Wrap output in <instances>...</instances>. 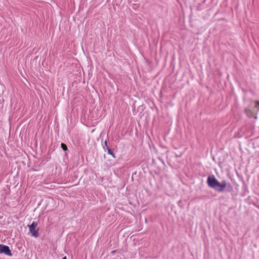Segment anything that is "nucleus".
Wrapping results in <instances>:
<instances>
[{
    "instance_id": "f257e3e1",
    "label": "nucleus",
    "mask_w": 259,
    "mask_h": 259,
    "mask_svg": "<svg viewBox=\"0 0 259 259\" xmlns=\"http://www.w3.org/2000/svg\"><path fill=\"white\" fill-rule=\"evenodd\" d=\"M207 182L210 187L220 192H223L227 186L226 181L224 180L220 183L213 176H209L207 178Z\"/></svg>"
},
{
    "instance_id": "f03ea898",
    "label": "nucleus",
    "mask_w": 259,
    "mask_h": 259,
    "mask_svg": "<svg viewBox=\"0 0 259 259\" xmlns=\"http://www.w3.org/2000/svg\"><path fill=\"white\" fill-rule=\"evenodd\" d=\"M253 110L251 109H245V113L247 116L249 117H253L255 114V113L259 111V102L255 101L254 103Z\"/></svg>"
},
{
    "instance_id": "7ed1b4c3",
    "label": "nucleus",
    "mask_w": 259,
    "mask_h": 259,
    "mask_svg": "<svg viewBox=\"0 0 259 259\" xmlns=\"http://www.w3.org/2000/svg\"><path fill=\"white\" fill-rule=\"evenodd\" d=\"M37 223L35 222H33L32 223L28 225L29 231L32 236L37 237L38 236V229H37Z\"/></svg>"
},
{
    "instance_id": "20e7f679",
    "label": "nucleus",
    "mask_w": 259,
    "mask_h": 259,
    "mask_svg": "<svg viewBox=\"0 0 259 259\" xmlns=\"http://www.w3.org/2000/svg\"><path fill=\"white\" fill-rule=\"evenodd\" d=\"M2 253H4L10 256L13 255L9 247L3 244H0V254Z\"/></svg>"
},
{
    "instance_id": "39448f33",
    "label": "nucleus",
    "mask_w": 259,
    "mask_h": 259,
    "mask_svg": "<svg viewBox=\"0 0 259 259\" xmlns=\"http://www.w3.org/2000/svg\"><path fill=\"white\" fill-rule=\"evenodd\" d=\"M107 151H108V153L109 154L111 155L114 158L115 157L114 154L113 153V152H112V150L111 149H110L109 148L107 147Z\"/></svg>"
},
{
    "instance_id": "423d86ee",
    "label": "nucleus",
    "mask_w": 259,
    "mask_h": 259,
    "mask_svg": "<svg viewBox=\"0 0 259 259\" xmlns=\"http://www.w3.org/2000/svg\"><path fill=\"white\" fill-rule=\"evenodd\" d=\"M61 148L63 149L64 151H66L67 150V147L65 144H61Z\"/></svg>"
},
{
    "instance_id": "0eeeda50",
    "label": "nucleus",
    "mask_w": 259,
    "mask_h": 259,
    "mask_svg": "<svg viewBox=\"0 0 259 259\" xmlns=\"http://www.w3.org/2000/svg\"><path fill=\"white\" fill-rule=\"evenodd\" d=\"M105 146H106V147H108V146H107V141H105Z\"/></svg>"
},
{
    "instance_id": "6e6552de",
    "label": "nucleus",
    "mask_w": 259,
    "mask_h": 259,
    "mask_svg": "<svg viewBox=\"0 0 259 259\" xmlns=\"http://www.w3.org/2000/svg\"><path fill=\"white\" fill-rule=\"evenodd\" d=\"M62 259H67V257H66V256H64Z\"/></svg>"
},
{
    "instance_id": "1a4fd4ad",
    "label": "nucleus",
    "mask_w": 259,
    "mask_h": 259,
    "mask_svg": "<svg viewBox=\"0 0 259 259\" xmlns=\"http://www.w3.org/2000/svg\"><path fill=\"white\" fill-rule=\"evenodd\" d=\"M256 118H257V117L256 116H254V118L256 119Z\"/></svg>"
}]
</instances>
